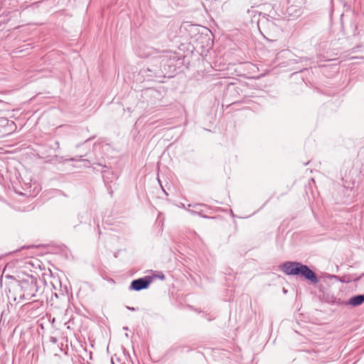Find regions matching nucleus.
Segmentation results:
<instances>
[{
	"instance_id": "obj_1",
	"label": "nucleus",
	"mask_w": 364,
	"mask_h": 364,
	"mask_svg": "<svg viewBox=\"0 0 364 364\" xmlns=\"http://www.w3.org/2000/svg\"><path fill=\"white\" fill-rule=\"evenodd\" d=\"M281 270L287 275L301 276L313 284L318 282L316 274L306 265L298 262H285L281 265Z\"/></svg>"
},
{
	"instance_id": "obj_5",
	"label": "nucleus",
	"mask_w": 364,
	"mask_h": 364,
	"mask_svg": "<svg viewBox=\"0 0 364 364\" xmlns=\"http://www.w3.org/2000/svg\"><path fill=\"white\" fill-rule=\"evenodd\" d=\"M364 276V272L362 274L361 277H363Z\"/></svg>"
},
{
	"instance_id": "obj_3",
	"label": "nucleus",
	"mask_w": 364,
	"mask_h": 364,
	"mask_svg": "<svg viewBox=\"0 0 364 364\" xmlns=\"http://www.w3.org/2000/svg\"><path fill=\"white\" fill-rule=\"evenodd\" d=\"M364 302V295H356L351 297L348 301L346 302V305L352 306H358Z\"/></svg>"
},
{
	"instance_id": "obj_4",
	"label": "nucleus",
	"mask_w": 364,
	"mask_h": 364,
	"mask_svg": "<svg viewBox=\"0 0 364 364\" xmlns=\"http://www.w3.org/2000/svg\"><path fill=\"white\" fill-rule=\"evenodd\" d=\"M128 309L131 310V311H134L135 309L134 307H127Z\"/></svg>"
},
{
	"instance_id": "obj_2",
	"label": "nucleus",
	"mask_w": 364,
	"mask_h": 364,
	"mask_svg": "<svg viewBox=\"0 0 364 364\" xmlns=\"http://www.w3.org/2000/svg\"><path fill=\"white\" fill-rule=\"evenodd\" d=\"M152 281L153 277L149 276L134 279L132 282L129 289L134 291L147 289Z\"/></svg>"
}]
</instances>
